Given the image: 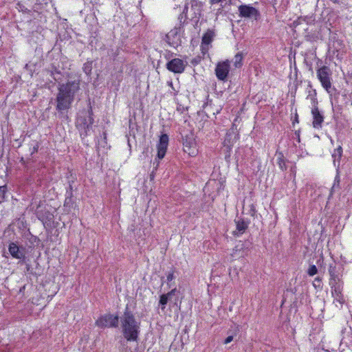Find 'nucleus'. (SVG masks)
<instances>
[{
    "mask_svg": "<svg viewBox=\"0 0 352 352\" xmlns=\"http://www.w3.org/2000/svg\"><path fill=\"white\" fill-rule=\"evenodd\" d=\"M9 252L14 258H23L25 257V250L22 246H19L18 243H10Z\"/></svg>",
    "mask_w": 352,
    "mask_h": 352,
    "instance_id": "f3484780",
    "label": "nucleus"
},
{
    "mask_svg": "<svg viewBox=\"0 0 352 352\" xmlns=\"http://www.w3.org/2000/svg\"><path fill=\"white\" fill-rule=\"evenodd\" d=\"M174 278L175 277H174L173 272H169L168 274H167V277H166L167 281L170 282L174 279Z\"/></svg>",
    "mask_w": 352,
    "mask_h": 352,
    "instance_id": "473e14b6",
    "label": "nucleus"
},
{
    "mask_svg": "<svg viewBox=\"0 0 352 352\" xmlns=\"http://www.w3.org/2000/svg\"><path fill=\"white\" fill-rule=\"evenodd\" d=\"M277 164L281 170L284 171L287 170L286 162L282 152L277 153Z\"/></svg>",
    "mask_w": 352,
    "mask_h": 352,
    "instance_id": "412c9836",
    "label": "nucleus"
},
{
    "mask_svg": "<svg viewBox=\"0 0 352 352\" xmlns=\"http://www.w3.org/2000/svg\"><path fill=\"white\" fill-rule=\"evenodd\" d=\"M88 113H89L88 122L86 121V120H85V121L83 122L84 128L85 129H89L92 126V124H94V120L93 118L94 113H93V110H92L91 107H89V109L88 110Z\"/></svg>",
    "mask_w": 352,
    "mask_h": 352,
    "instance_id": "5701e85b",
    "label": "nucleus"
},
{
    "mask_svg": "<svg viewBox=\"0 0 352 352\" xmlns=\"http://www.w3.org/2000/svg\"><path fill=\"white\" fill-rule=\"evenodd\" d=\"M320 262H322V256L321 255H320V258H319V259H318V261H317V264H318V265H321V263H320Z\"/></svg>",
    "mask_w": 352,
    "mask_h": 352,
    "instance_id": "c9c22d12",
    "label": "nucleus"
},
{
    "mask_svg": "<svg viewBox=\"0 0 352 352\" xmlns=\"http://www.w3.org/2000/svg\"><path fill=\"white\" fill-rule=\"evenodd\" d=\"M230 65L228 60L219 62L215 67V74L220 80H226L230 72Z\"/></svg>",
    "mask_w": 352,
    "mask_h": 352,
    "instance_id": "1a4fd4ad",
    "label": "nucleus"
},
{
    "mask_svg": "<svg viewBox=\"0 0 352 352\" xmlns=\"http://www.w3.org/2000/svg\"><path fill=\"white\" fill-rule=\"evenodd\" d=\"M120 323L124 338L127 341H137L140 332V322L136 320L128 306L120 317Z\"/></svg>",
    "mask_w": 352,
    "mask_h": 352,
    "instance_id": "f03ea898",
    "label": "nucleus"
},
{
    "mask_svg": "<svg viewBox=\"0 0 352 352\" xmlns=\"http://www.w3.org/2000/svg\"><path fill=\"white\" fill-rule=\"evenodd\" d=\"M332 294L333 295H336V298L338 300L339 302H341V300H342L340 296V288L339 287H336L335 289L332 291Z\"/></svg>",
    "mask_w": 352,
    "mask_h": 352,
    "instance_id": "cd10ccee",
    "label": "nucleus"
},
{
    "mask_svg": "<svg viewBox=\"0 0 352 352\" xmlns=\"http://www.w3.org/2000/svg\"><path fill=\"white\" fill-rule=\"evenodd\" d=\"M316 78L319 80L322 87L327 92L332 91L333 72L331 69L327 65L318 67L316 70Z\"/></svg>",
    "mask_w": 352,
    "mask_h": 352,
    "instance_id": "7ed1b4c3",
    "label": "nucleus"
},
{
    "mask_svg": "<svg viewBox=\"0 0 352 352\" xmlns=\"http://www.w3.org/2000/svg\"><path fill=\"white\" fill-rule=\"evenodd\" d=\"M119 317L111 314L101 316L96 322V325L100 328H116L118 327Z\"/></svg>",
    "mask_w": 352,
    "mask_h": 352,
    "instance_id": "423d86ee",
    "label": "nucleus"
},
{
    "mask_svg": "<svg viewBox=\"0 0 352 352\" xmlns=\"http://www.w3.org/2000/svg\"><path fill=\"white\" fill-rule=\"evenodd\" d=\"M168 135L167 134H162L160 137L159 142L157 144V157L160 160H162L164 157L168 145Z\"/></svg>",
    "mask_w": 352,
    "mask_h": 352,
    "instance_id": "ddd939ff",
    "label": "nucleus"
},
{
    "mask_svg": "<svg viewBox=\"0 0 352 352\" xmlns=\"http://www.w3.org/2000/svg\"><path fill=\"white\" fill-rule=\"evenodd\" d=\"M243 54L241 52L236 53L234 57L233 65L236 68H240L243 65Z\"/></svg>",
    "mask_w": 352,
    "mask_h": 352,
    "instance_id": "4be33fe9",
    "label": "nucleus"
},
{
    "mask_svg": "<svg viewBox=\"0 0 352 352\" xmlns=\"http://www.w3.org/2000/svg\"><path fill=\"white\" fill-rule=\"evenodd\" d=\"M37 218L43 223L44 226H51L54 223V214L47 210L45 206L38 204L34 210Z\"/></svg>",
    "mask_w": 352,
    "mask_h": 352,
    "instance_id": "39448f33",
    "label": "nucleus"
},
{
    "mask_svg": "<svg viewBox=\"0 0 352 352\" xmlns=\"http://www.w3.org/2000/svg\"><path fill=\"white\" fill-rule=\"evenodd\" d=\"M183 150L190 157H195L199 153L197 143L192 133L183 137Z\"/></svg>",
    "mask_w": 352,
    "mask_h": 352,
    "instance_id": "20e7f679",
    "label": "nucleus"
},
{
    "mask_svg": "<svg viewBox=\"0 0 352 352\" xmlns=\"http://www.w3.org/2000/svg\"><path fill=\"white\" fill-rule=\"evenodd\" d=\"M338 179V182H339V176H337V177H336V179Z\"/></svg>",
    "mask_w": 352,
    "mask_h": 352,
    "instance_id": "58836bf2",
    "label": "nucleus"
},
{
    "mask_svg": "<svg viewBox=\"0 0 352 352\" xmlns=\"http://www.w3.org/2000/svg\"><path fill=\"white\" fill-rule=\"evenodd\" d=\"M74 205V201L73 199L72 193H71L69 196H68L65 198V201H64V206L71 208H73Z\"/></svg>",
    "mask_w": 352,
    "mask_h": 352,
    "instance_id": "bb28decb",
    "label": "nucleus"
},
{
    "mask_svg": "<svg viewBox=\"0 0 352 352\" xmlns=\"http://www.w3.org/2000/svg\"><path fill=\"white\" fill-rule=\"evenodd\" d=\"M318 272V270L317 267L314 264H310L309 267L307 270V274L309 276H314V275L317 274Z\"/></svg>",
    "mask_w": 352,
    "mask_h": 352,
    "instance_id": "a878e982",
    "label": "nucleus"
},
{
    "mask_svg": "<svg viewBox=\"0 0 352 352\" xmlns=\"http://www.w3.org/2000/svg\"><path fill=\"white\" fill-rule=\"evenodd\" d=\"M178 292L176 288L173 289L167 294H162L160 296V300L158 306L163 313L165 312L166 305L169 303V306L172 307V305L177 306V298L173 299V297Z\"/></svg>",
    "mask_w": 352,
    "mask_h": 352,
    "instance_id": "6e6552de",
    "label": "nucleus"
},
{
    "mask_svg": "<svg viewBox=\"0 0 352 352\" xmlns=\"http://www.w3.org/2000/svg\"><path fill=\"white\" fill-rule=\"evenodd\" d=\"M226 1V0H209V3L212 6L218 3H222Z\"/></svg>",
    "mask_w": 352,
    "mask_h": 352,
    "instance_id": "72a5a7b5",
    "label": "nucleus"
},
{
    "mask_svg": "<svg viewBox=\"0 0 352 352\" xmlns=\"http://www.w3.org/2000/svg\"><path fill=\"white\" fill-rule=\"evenodd\" d=\"M311 113L313 117V127L316 129H321L322 126V123L324 122V116L320 112L318 107L312 108Z\"/></svg>",
    "mask_w": 352,
    "mask_h": 352,
    "instance_id": "dca6fc26",
    "label": "nucleus"
},
{
    "mask_svg": "<svg viewBox=\"0 0 352 352\" xmlns=\"http://www.w3.org/2000/svg\"><path fill=\"white\" fill-rule=\"evenodd\" d=\"M307 99L309 100L312 105V108L318 107V102L317 99V93L315 89L309 91Z\"/></svg>",
    "mask_w": 352,
    "mask_h": 352,
    "instance_id": "aec40b11",
    "label": "nucleus"
},
{
    "mask_svg": "<svg viewBox=\"0 0 352 352\" xmlns=\"http://www.w3.org/2000/svg\"><path fill=\"white\" fill-rule=\"evenodd\" d=\"M238 10L241 17H254L256 20L260 16L258 10L250 5H241L239 6Z\"/></svg>",
    "mask_w": 352,
    "mask_h": 352,
    "instance_id": "9d476101",
    "label": "nucleus"
},
{
    "mask_svg": "<svg viewBox=\"0 0 352 352\" xmlns=\"http://www.w3.org/2000/svg\"><path fill=\"white\" fill-rule=\"evenodd\" d=\"M166 68L173 73L182 74L185 70L186 65L183 60L175 58L166 63Z\"/></svg>",
    "mask_w": 352,
    "mask_h": 352,
    "instance_id": "9b49d317",
    "label": "nucleus"
},
{
    "mask_svg": "<svg viewBox=\"0 0 352 352\" xmlns=\"http://www.w3.org/2000/svg\"><path fill=\"white\" fill-rule=\"evenodd\" d=\"M92 60H87L83 64L82 70L87 75H90L92 71Z\"/></svg>",
    "mask_w": 352,
    "mask_h": 352,
    "instance_id": "b1692460",
    "label": "nucleus"
},
{
    "mask_svg": "<svg viewBox=\"0 0 352 352\" xmlns=\"http://www.w3.org/2000/svg\"><path fill=\"white\" fill-rule=\"evenodd\" d=\"M225 148V160L226 162H230V157H231V151H232V149H228V148Z\"/></svg>",
    "mask_w": 352,
    "mask_h": 352,
    "instance_id": "c85d7f7f",
    "label": "nucleus"
},
{
    "mask_svg": "<svg viewBox=\"0 0 352 352\" xmlns=\"http://www.w3.org/2000/svg\"><path fill=\"white\" fill-rule=\"evenodd\" d=\"M329 274L331 276L330 285H332V281L333 280L336 283V278L340 276L339 270L337 269L335 263H332L329 265Z\"/></svg>",
    "mask_w": 352,
    "mask_h": 352,
    "instance_id": "6ab92c4d",
    "label": "nucleus"
},
{
    "mask_svg": "<svg viewBox=\"0 0 352 352\" xmlns=\"http://www.w3.org/2000/svg\"><path fill=\"white\" fill-rule=\"evenodd\" d=\"M295 122H298V114H296V116H295V118L294 120H293V124H295Z\"/></svg>",
    "mask_w": 352,
    "mask_h": 352,
    "instance_id": "e433bc0d",
    "label": "nucleus"
},
{
    "mask_svg": "<svg viewBox=\"0 0 352 352\" xmlns=\"http://www.w3.org/2000/svg\"><path fill=\"white\" fill-rule=\"evenodd\" d=\"M80 89L79 81H67L59 85L56 96V110L63 111L69 109L74 100L76 94Z\"/></svg>",
    "mask_w": 352,
    "mask_h": 352,
    "instance_id": "f257e3e1",
    "label": "nucleus"
},
{
    "mask_svg": "<svg viewBox=\"0 0 352 352\" xmlns=\"http://www.w3.org/2000/svg\"><path fill=\"white\" fill-rule=\"evenodd\" d=\"M19 227L15 228V226H9L3 232V238L8 240V242H18L20 237L18 234L20 233Z\"/></svg>",
    "mask_w": 352,
    "mask_h": 352,
    "instance_id": "4468645a",
    "label": "nucleus"
},
{
    "mask_svg": "<svg viewBox=\"0 0 352 352\" xmlns=\"http://www.w3.org/2000/svg\"><path fill=\"white\" fill-rule=\"evenodd\" d=\"M166 40L168 44L173 47H177L180 43L179 28H174L166 35Z\"/></svg>",
    "mask_w": 352,
    "mask_h": 352,
    "instance_id": "f8f14e48",
    "label": "nucleus"
},
{
    "mask_svg": "<svg viewBox=\"0 0 352 352\" xmlns=\"http://www.w3.org/2000/svg\"><path fill=\"white\" fill-rule=\"evenodd\" d=\"M8 192L7 185H3L0 186V204L4 202L6 199V195Z\"/></svg>",
    "mask_w": 352,
    "mask_h": 352,
    "instance_id": "393cba45",
    "label": "nucleus"
},
{
    "mask_svg": "<svg viewBox=\"0 0 352 352\" xmlns=\"http://www.w3.org/2000/svg\"><path fill=\"white\" fill-rule=\"evenodd\" d=\"M232 340H233V336H229L225 339L224 344H227L231 342Z\"/></svg>",
    "mask_w": 352,
    "mask_h": 352,
    "instance_id": "f704fd0d",
    "label": "nucleus"
},
{
    "mask_svg": "<svg viewBox=\"0 0 352 352\" xmlns=\"http://www.w3.org/2000/svg\"><path fill=\"white\" fill-rule=\"evenodd\" d=\"M20 162L22 163V164H25V161H24V159L23 157H21Z\"/></svg>",
    "mask_w": 352,
    "mask_h": 352,
    "instance_id": "4c0bfd02",
    "label": "nucleus"
},
{
    "mask_svg": "<svg viewBox=\"0 0 352 352\" xmlns=\"http://www.w3.org/2000/svg\"><path fill=\"white\" fill-rule=\"evenodd\" d=\"M235 223L236 230L234 232V234L237 236L243 234L248 227V222L245 221L243 219H240L235 221Z\"/></svg>",
    "mask_w": 352,
    "mask_h": 352,
    "instance_id": "a211bd4d",
    "label": "nucleus"
},
{
    "mask_svg": "<svg viewBox=\"0 0 352 352\" xmlns=\"http://www.w3.org/2000/svg\"><path fill=\"white\" fill-rule=\"evenodd\" d=\"M320 283H321V278L319 276H318V277L315 278L314 283H313V285L314 286V287L317 288L320 286Z\"/></svg>",
    "mask_w": 352,
    "mask_h": 352,
    "instance_id": "7c9ffc66",
    "label": "nucleus"
},
{
    "mask_svg": "<svg viewBox=\"0 0 352 352\" xmlns=\"http://www.w3.org/2000/svg\"><path fill=\"white\" fill-rule=\"evenodd\" d=\"M39 148V143L38 142H36L35 145L33 146L30 148L31 155H33L38 152Z\"/></svg>",
    "mask_w": 352,
    "mask_h": 352,
    "instance_id": "c756f323",
    "label": "nucleus"
},
{
    "mask_svg": "<svg viewBox=\"0 0 352 352\" xmlns=\"http://www.w3.org/2000/svg\"><path fill=\"white\" fill-rule=\"evenodd\" d=\"M214 30L212 29H208L207 31L203 34L200 45V51L204 56L206 55H209L208 52L212 47L211 44L214 40Z\"/></svg>",
    "mask_w": 352,
    "mask_h": 352,
    "instance_id": "0eeeda50",
    "label": "nucleus"
},
{
    "mask_svg": "<svg viewBox=\"0 0 352 352\" xmlns=\"http://www.w3.org/2000/svg\"><path fill=\"white\" fill-rule=\"evenodd\" d=\"M239 138V135L236 134L233 130L228 131L223 142V147L228 149H232L234 144Z\"/></svg>",
    "mask_w": 352,
    "mask_h": 352,
    "instance_id": "2eb2a0df",
    "label": "nucleus"
},
{
    "mask_svg": "<svg viewBox=\"0 0 352 352\" xmlns=\"http://www.w3.org/2000/svg\"><path fill=\"white\" fill-rule=\"evenodd\" d=\"M335 154H333V156H334L336 154H338V157H340L342 154V148L340 146H339L336 149H335Z\"/></svg>",
    "mask_w": 352,
    "mask_h": 352,
    "instance_id": "2f4dec72",
    "label": "nucleus"
}]
</instances>
